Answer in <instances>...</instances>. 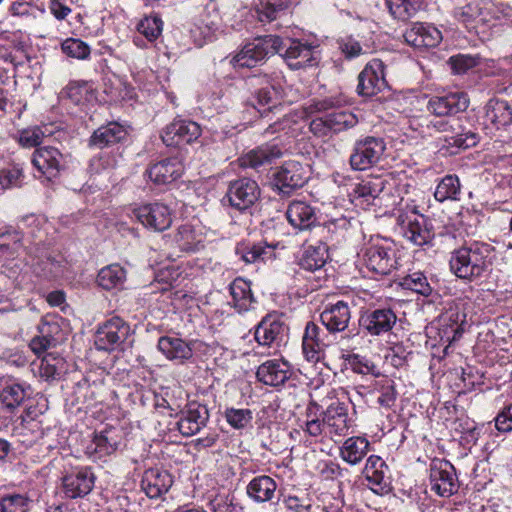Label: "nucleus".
I'll list each match as a JSON object with an SVG mask.
<instances>
[{
    "label": "nucleus",
    "mask_w": 512,
    "mask_h": 512,
    "mask_svg": "<svg viewBox=\"0 0 512 512\" xmlns=\"http://www.w3.org/2000/svg\"><path fill=\"white\" fill-rule=\"evenodd\" d=\"M48 134L46 127L30 126L19 130L15 136V140L22 148L37 149L40 148L39 146L43 143L44 138L47 137Z\"/></svg>",
    "instance_id": "nucleus-48"
},
{
    "label": "nucleus",
    "mask_w": 512,
    "mask_h": 512,
    "mask_svg": "<svg viewBox=\"0 0 512 512\" xmlns=\"http://www.w3.org/2000/svg\"><path fill=\"white\" fill-rule=\"evenodd\" d=\"M163 21L157 14L145 16L137 24V31L149 42L155 41L162 33Z\"/></svg>",
    "instance_id": "nucleus-52"
},
{
    "label": "nucleus",
    "mask_w": 512,
    "mask_h": 512,
    "mask_svg": "<svg viewBox=\"0 0 512 512\" xmlns=\"http://www.w3.org/2000/svg\"><path fill=\"white\" fill-rule=\"evenodd\" d=\"M64 365L61 357L48 354L42 358L39 366V376L45 381H52L57 379Z\"/></svg>",
    "instance_id": "nucleus-53"
},
{
    "label": "nucleus",
    "mask_w": 512,
    "mask_h": 512,
    "mask_svg": "<svg viewBox=\"0 0 512 512\" xmlns=\"http://www.w3.org/2000/svg\"><path fill=\"white\" fill-rule=\"evenodd\" d=\"M28 264L39 277H57L63 272L62 257H54L47 248L38 245L29 248Z\"/></svg>",
    "instance_id": "nucleus-14"
},
{
    "label": "nucleus",
    "mask_w": 512,
    "mask_h": 512,
    "mask_svg": "<svg viewBox=\"0 0 512 512\" xmlns=\"http://www.w3.org/2000/svg\"><path fill=\"white\" fill-rule=\"evenodd\" d=\"M486 11L490 17V22L497 20L504 24H512V7L504 4H494L486 0Z\"/></svg>",
    "instance_id": "nucleus-63"
},
{
    "label": "nucleus",
    "mask_w": 512,
    "mask_h": 512,
    "mask_svg": "<svg viewBox=\"0 0 512 512\" xmlns=\"http://www.w3.org/2000/svg\"><path fill=\"white\" fill-rule=\"evenodd\" d=\"M328 345L327 332L316 323L307 322L302 338V348L306 359L310 362H317Z\"/></svg>",
    "instance_id": "nucleus-29"
},
{
    "label": "nucleus",
    "mask_w": 512,
    "mask_h": 512,
    "mask_svg": "<svg viewBox=\"0 0 512 512\" xmlns=\"http://www.w3.org/2000/svg\"><path fill=\"white\" fill-rule=\"evenodd\" d=\"M44 0H11L8 13L24 21H34L45 13Z\"/></svg>",
    "instance_id": "nucleus-42"
},
{
    "label": "nucleus",
    "mask_w": 512,
    "mask_h": 512,
    "mask_svg": "<svg viewBox=\"0 0 512 512\" xmlns=\"http://www.w3.org/2000/svg\"><path fill=\"white\" fill-rule=\"evenodd\" d=\"M386 150V143L381 137L366 136L353 145L349 158L350 166L355 171H364L375 166Z\"/></svg>",
    "instance_id": "nucleus-4"
},
{
    "label": "nucleus",
    "mask_w": 512,
    "mask_h": 512,
    "mask_svg": "<svg viewBox=\"0 0 512 512\" xmlns=\"http://www.w3.org/2000/svg\"><path fill=\"white\" fill-rule=\"evenodd\" d=\"M218 27L219 15L215 10L203 11L195 22V31H199L204 39L210 38L213 33L218 30Z\"/></svg>",
    "instance_id": "nucleus-56"
},
{
    "label": "nucleus",
    "mask_w": 512,
    "mask_h": 512,
    "mask_svg": "<svg viewBox=\"0 0 512 512\" xmlns=\"http://www.w3.org/2000/svg\"><path fill=\"white\" fill-rule=\"evenodd\" d=\"M400 285L404 289L411 290L425 297L430 296L433 292V287L430 285L427 277L420 271L404 276L400 281Z\"/></svg>",
    "instance_id": "nucleus-50"
},
{
    "label": "nucleus",
    "mask_w": 512,
    "mask_h": 512,
    "mask_svg": "<svg viewBox=\"0 0 512 512\" xmlns=\"http://www.w3.org/2000/svg\"><path fill=\"white\" fill-rule=\"evenodd\" d=\"M386 85L384 65L381 60L373 59L358 76L357 92L361 96L372 97L385 89Z\"/></svg>",
    "instance_id": "nucleus-20"
},
{
    "label": "nucleus",
    "mask_w": 512,
    "mask_h": 512,
    "mask_svg": "<svg viewBox=\"0 0 512 512\" xmlns=\"http://www.w3.org/2000/svg\"><path fill=\"white\" fill-rule=\"evenodd\" d=\"M370 451V442L364 436H351L339 448L340 458L351 466L358 465Z\"/></svg>",
    "instance_id": "nucleus-37"
},
{
    "label": "nucleus",
    "mask_w": 512,
    "mask_h": 512,
    "mask_svg": "<svg viewBox=\"0 0 512 512\" xmlns=\"http://www.w3.org/2000/svg\"><path fill=\"white\" fill-rule=\"evenodd\" d=\"M33 167L38 172V178L54 181L65 168L63 154L53 146H43L35 149L31 159Z\"/></svg>",
    "instance_id": "nucleus-9"
},
{
    "label": "nucleus",
    "mask_w": 512,
    "mask_h": 512,
    "mask_svg": "<svg viewBox=\"0 0 512 512\" xmlns=\"http://www.w3.org/2000/svg\"><path fill=\"white\" fill-rule=\"evenodd\" d=\"M293 374L290 363L284 359H270L262 363L256 372L257 379L265 385L280 387Z\"/></svg>",
    "instance_id": "nucleus-26"
},
{
    "label": "nucleus",
    "mask_w": 512,
    "mask_h": 512,
    "mask_svg": "<svg viewBox=\"0 0 512 512\" xmlns=\"http://www.w3.org/2000/svg\"><path fill=\"white\" fill-rule=\"evenodd\" d=\"M226 197L231 207L245 211L251 208L260 197L258 183L250 178H239L231 181Z\"/></svg>",
    "instance_id": "nucleus-11"
},
{
    "label": "nucleus",
    "mask_w": 512,
    "mask_h": 512,
    "mask_svg": "<svg viewBox=\"0 0 512 512\" xmlns=\"http://www.w3.org/2000/svg\"><path fill=\"white\" fill-rule=\"evenodd\" d=\"M494 247L482 241L466 242L451 252V272L460 279L474 281L481 278L492 264Z\"/></svg>",
    "instance_id": "nucleus-1"
},
{
    "label": "nucleus",
    "mask_w": 512,
    "mask_h": 512,
    "mask_svg": "<svg viewBox=\"0 0 512 512\" xmlns=\"http://www.w3.org/2000/svg\"><path fill=\"white\" fill-rule=\"evenodd\" d=\"M468 106L467 95L455 92L431 97L427 103V110L436 117H450L466 110Z\"/></svg>",
    "instance_id": "nucleus-25"
},
{
    "label": "nucleus",
    "mask_w": 512,
    "mask_h": 512,
    "mask_svg": "<svg viewBox=\"0 0 512 512\" xmlns=\"http://www.w3.org/2000/svg\"><path fill=\"white\" fill-rule=\"evenodd\" d=\"M328 257V246L319 241L303 247L298 264L302 269L314 272L324 267Z\"/></svg>",
    "instance_id": "nucleus-38"
},
{
    "label": "nucleus",
    "mask_w": 512,
    "mask_h": 512,
    "mask_svg": "<svg viewBox=\"0 0 512 512\" xmlns=\"http://www.w3.org/2000/svg\"><path fill=\"white\" fill-rule=\"evenodd\" d=\"M172 484L171 474L160 468L145 470L141 479V489L151 499H157L166 494Z\"/></svg>",
    "instance_id": "nucleus-31"
},
{
    "label": "nucleus",
    "mask_w": 512,
    "mask_h": 512,
    "mask_svg": "<svg viewBox=\"0 0 512 512\" xmlns=\"http://www.w3.org/2000/svg\"><path fill=\"white\" fill-rule=\"evenodd\" d=\"M288 7V0H259L257 14L261 22H271L281 16Z\"/></svg>",
    "instance_id": "nucleus-49"
},
{
    "label": "nucleus",
    "mask_w": 512,
    "mask_h": 512,
    "mask_svg": "<svg viewBox=\"0 0 512 512\" xmlns=\"http://www.w3.org/2000/svg\"><path fill=\"white\" fill-rule=\"evenodd\" d=\"M461 195L462 185L460 179L455 174H448L441 178L434 191V197L440 203L460 201Z\"/></svg>",
    "instance_id": "nucleus-46"
},
{
    "label": "nucleus",
    "mask_w": 512,
    "mask_h": 512,
    "mask_svg": "<svg viewBox=\"0 0 512 512\" xmlns=\"http://www.w3.org/2000/svg\"><path fill=\"white\" fill-rule=\"evenodd\" d=\"M183 165L177 158H166L148 166L145 176L155 185H166L181 177Z\"/></svg>",
    "instance_id": "nucleus-30"
},
{
    "label": "nucleus",
    "mask_w": 512,
    "mask_h": 512,
    "mask_svg": "<svg viewBox=\"0 0 512 512\" xmlns=\"http://www.w3.org/2000/svg\"><path fill=\"white\" fill-rule=\"evenodd\" d=\"M127 272L119 264L103 267L97 276V283L105 290L122 289L126 281Z\"/></svg>",
    "instance_id": "nucleus-47"
},
{
    "label": "nucleus",
    "mask_w": 512,
    "mask_h": 512,
    "mask_svg": "<svg viewBox=\"0 0 512 512\" xmlns=\"http://www.w3.org/2000/svg\"><path fill=\"white\" fill-rule=\"evenodd\" d=\"M208 420L209 411L206 405L197 401H190L181 410L177 427L183 436L190 437L205 427Z\"/></svg>",
    "instance_id": "nucleus-19"
},
{
    "label": "nucleus",
    "mask_w": 512,
    "mask_h": 512,
    "mask_svg": "<svg viewBox=\"0 0 512 512\" xmlns=\"http://www.w3.org/2000/svg\"><path fill=\"white\" fill-rule=\"evenodd\" d=\"M287 330L288 328L281 315L277 313H270L263 317L258 323L255 328L254 337L260 346H279L283 341Z\"/></svg>",
    "instance_id": "nucleus-18"
},
{
    "label": "nucleus",
    "mask_w": 512,
    "mask_h": 512,
    "mask_svg": "<svg viewBox=\"0 0 512 512\" xmlns=\"http://www.w3.org/2000/svg\"><path fill=\"white\" fill-rule=\"evenodd\" d=\"M127 136V130L117 122H111L94 131L90 137V145L103 149L123 141Z\"/></svg>",
    "instance_id": "nucleus-39"
},
{
    "label": "nucleus",
    "mask_w": 512,
    "mask_h": 512,
    "mask_svg": "<svg viewBox=\"0 0 512 512\" xmlns=\"http://www.w3.org/2000/svg\"><path fill=\"white\" fill-rule=\"evenodd\" d=\"M382 190L383 182L380 180L363 181L354 189V196L356 199H361L362 202L374 204V201L380 196Z\"/></svg>",
    "instance_id": "nucleus-54"
},
{
    "label": "nucleus",
    "mask_w": 512,
    "mask_h": 512,
    "mask_svg": "<svg viewBox=\"0 0 512 512\" xmlns=\"http://www.w3.org/2000/svg\"><path fill=\"white\" fill-rule=\"evenodd\" d=\"M281 47V38L274 35L257 37L246 43L235 54L230 63L234 68H251L264 62L270 55L276 53Z\"/></svg>",
    "instance_id": "nucleus-3"
},
{
    "label": "nucleus",
    "mask_w": 512,
    "mask_h": 512,
    "mask_svg": "<svg viewBox=\"0 0 512 512\" xmlns=\"http://www.w3.org/2000/svg\"><path fill=\"white\" fill-rule=\"evenodd\" d=\"M282 156V150L276 144H266L253 149L239 158L240 166L258 169L269 165Z\"/></svg>",
    "instance_id": "nucleus-35"
},
{
    "label": "nucleus",
    "mask_w": 512,
    "mask_h": 512,
    "mask_svg": "<svg viewBox=\"0 0 512 512\" xmlns=\"http://www.w3.org/2000/svg\"><path fill=\"white\" fill-rule=\"evenodd\" d=\"M23 179V170L19 166H12L0 171V185L3 189L19 187Z\"/></svg>",
    "instance_id": "nucleus-64"
},
{
    "label": "nucleus",
    "mask_w": 512,
    "mask_h": 512,
    "mask_svg": "<svg viewBox=\"0 0 512 512\" xmlns=\"http://www.w3.org/2000/svg\"><path fill=\"white\" fill-rule=\"evenodd\" d=\"M61 50L67 57L77 60H86L89 58L90 46L77 38H67L61 43Z\"/></svg>",
    "instance_id": "nucleus-55"
},
{
    "label": "nucleus",
    "mask_w": 512,
    "mask_h": 512,
    "mask_svg": "<svg viewBox=\"0 0 512 512\" xmlns=\"http://www.w3.org/2000/svg\"><path fill=\"white\" fill-rule=\"evenodd\" d=\"M328 430V438L337 442L335 437H343L349 433L352 420L348 416V406L345 403L334 401L323 412Z\"/></svg>",
    "instance_id": "nucleus-22"
},
{
    "label": "nucleus",
    "mask_w": 512,
    "mask_h": 512,
    "mask_svg": "<svg viewBox=\"0 0 512 512\" xmlns=\"http://www.w3.org/2000/svg\"><path fill=\"white\" fill-rule=\"evenodd\" d=\"M277 489V483L267 475L254 477L247 485V495L257 503L272 500Z\"/></svg>",
    "instance_id": "nucleus-44"
},
{
    "label": "nucleus",
    "mask_w": 512,
    "mask_h": 512,
    "mask_svg": "<svg viewBox=\"0 0 512 512\" xmlns=\"http://www.w3.org/2000/svg\"><path fill=\"white\" fill-rule=\"evenodd\" d=\"M29 498L24 494L13 493L0 497V512H27Z\"/></svg>",
    "instance_id": "nucleus-57"
},
{
    "label": "nucleus",
    "mask_w": 512,
    "mask_h": 512,
    "mask_svg": "<svg viewBox=\"0 0 512 512\" xmlns=\"http://www.w3.org/2000/svg\"><path fill=\"white\" fill-rule=\"evenodd\" d=\"M276 53L281 54L288 66L293 70L312 66L316 60L315 47L289 38L281 39V47Z\"/></svg>",
    "instance_id": "nucleus-12"
},
{
    "label": "nucleus",
    "mask_w": 512,
    "mask_h": 512,
    "mask_svg": "<svg viewBox=\"0 0 512 512\" xmlns=\"http://www.w3.org/2000/svg\"><path fill=\"white\" fill-rule=\"evenodd\" d=\"M286 218L289 224L299 231L312 229L318 221L316 209L300 200H294L288 205Z\"/></svg>",
    "instance_id": "nucleus-33"
},
{
    "label": "nucleus",
    "mask_w": 512,
    "mask_h": 512,
    "mask_svg": "<svg viewBox=\"0 0 512 512\" xmlns=\"http://www.w3.org/2000/svg\"><path fill=\"white\" fill-rule=\"evenodd\" d=\"M229 292L231 296L230 304L237 312H247L252 308L255 301L249 282L240 277L236 278L229 285Z\"/></svg>",
    "instance_id": "nucleus-41"
},
{
    "label": "nucleus",
    "mask_w": 512,
    "mask_h": 512,
    "mask_svg": "<svg viewBox=\"0 0 512 512\" xmlns=\"http://www.w3.org/2000/svg\"><path fill=\"white\" fill-rule=\"evenodd\" d=\"M380 396L377 399L379 405L385 408H391L396 401L397 392L394 381L391 379H383L377 383Z\"/></svg>",
    "instance_id": "nucleus-62"
},
{
    "label": "nucleus",
    "mask_w": 512,
    "mask_h": 512,
    "mask_svg": "<svg viewBox=\"0 0 512 512\" xmlns=\"http://www.w3.org/2000/svg\"><path fill=\"white\" fill-rule=\"evenodd\" d=\"M480 63V57L469 55V54H457L451 56L448 60V64L451 70L455 74H465L471 69L478 66Z\"/></svg>",
    "instance_id": "nucleus-59"
},
{
    "label": "nucleus",
    "mask_w": 512,
    "mask_h": 512,
    "mask_svg": "<svg viewBox=\"0 0 512 512\" xmlns=\"http://www.w3.org/2000/svg\"><path fill=\"white\" fill-rule=\"evenodd\" d=\"M6 238L11 239L12 244L6 241L0 242V257L10 258L18 252L21 236L16 230L7 229L5 232L0 233V240Z\"/></svg>",
    "instance_id": "nucleus-61"
},
{
    "label": "nucleus",
    "mask_w": 512,
    "mask_h": 512,
    "mask_svg": "<svg viewBox=\"0 0 512 512\" xmlns=\"http://www.w3.org/2000/svg\"><path fill=\"white\" fill-rule=\"evenodd\" d=\"M132 335L130 325L118 316L105 321L95 335V346L98 350L113 351L122 346Z\"/></svg>",
    "instance_id": "nucleus-6"
},
{
    "label": "nucleus",
    "mask_w": 512,
    "mask_h": 512,
    "mask_svg": "<svg viewBox=\"0 0 512 512\" xmlns=\"http://www.w3.org/2000/svg\"><path fill=\"white\" fill-rule=\"evenodd\" d=\"M236 254L246 264H253L271 259L274 254V249L264 242H242L236 246Z\"/></svg>",
    "instance_id": "nucleus-45"
},
{
    "label": "nucleus",
    "mask_w": 512,
    "mask_h": 512,
    "mask_svg": "<svg viewBox=\"0 0 512 512\" xmlns=\"http://www.w3.org/2000/svg\"><path fill=\"white\" fill-rule=\"evenodd\" d=\"M249 81L252 86H259L253 94L252 105L261 116L279 109L280 92L271 76H253Z\"/></svg>",
    "instance_id": "nucleus-10"
},
{
    "label": "nucleus",
    "mask_w": 512,
    "mask_h": 512,
    "mask_svg": "<svg viewBox=\"0 0 512 512\" xmlns=\"http://www.w3.org/2000/svg\"><path fill=\"white\" fill-rule=\"evenodd\" d=\"M398 224L403 236L417 246L426 245L434 238L428 219L414 208L405 214H400Z\"/></svg>",
    "instance_id": "nucleus-8"
},
{
    "label": "nucleus",
    "mask_w": 512,
    "mask_h": 512,
    "mask_svg": "<svg viewBox=\"0 0 512 512\" xmlns=\"http://www.w3.org/2000/svg\"><path fill=\"white\" fill-rule=\"evenodd\" d=\"M405 42L415 48H434L442 39V32L432 24L414 23L403 35Z\"/></svg>",
    "instance_id": "nucleus-28"
},
{
    "label": "nucleus",
    "mask_w": 512,
    "mask_h": 512,
    "mask_svg": "<svg viewBox=\"0 0 512 512\" xmlns=\"http://www.w3.org/2000/svg\"><path fill=\"white\" fill-rule=\"evenodd\" d=\"M431 490L442 497H449L458 489L454 467L445 460H434L430 466Z\"/></svg>",
    "instance_id": "nucleus-16"
},
{
    "label": "nucleus",
    "mask_w": 512,
    "mask_h": 512,
    "mask_svg": "<svg viewBox=\"0 0 512 512\" xmlns=\"http://www.w3.org/2000/svg\"><path fill=\"white\" fill-rule=\"evenodd\" d=\"M95 479L94 473L88 467L74 470L63 477V492L71 499L82 498L92 491Z\"/></svg>",
    "instance_id": "nucleus-24"
},
{
    "label": "nucleus",
    "mask_w": 512,
    "mask_h": 512,
    "mask_svg": "<svg viewBox=\"0 0 512 512\" xmlns=\"http://www.w3.org/2000/svg\"><path fill=\"white\" fill-rule=\"evenodd\" d=\"M453 16L466 27H474L475 23H490V17L486 11V0H470L465 6L455 8Z\"/></svg>",
    "instance_id": "nucleus-36"
},
{
    "label": "nucleus",
    "mask_w": 512,
    "mask_h": 512,
    "mask_svg": "<svg viewBox=\"0 0 512 512\" xmlns=\"http://www.w3.org/2000/svg\"><path fill=\"white\" fill-rule=\"evenodd\" d=\"M512 123V108L507 101L493 98L485 105L483 125L492 132Z\"/></svg>",
    "instance_id": "nucleus-32"
},
{
    "label": "nucleus",
    "mask_w": 512,
    "mask_h": 512,
    "mask_svg": "<svg viewBox=\"0 0 512 512\" xmlns=\"http://www.w3.org/2000/svg\"><path fill=\"white\" fill-rule=\"evenodd\" d=\"M397 322L396 313L388 307L369 309L359 318L360 327L371 336L390 332Z\"/></svg>",
    "instance_id": "nucleus-15"
},
{
    "label": "nucleus",
    "mask_w": 512,
    "mask_h": 512,
    "mask_svg": "<svg viewBox=\"0 0 512 512\" xmlns=\"http://www.w3.org/2000/svg\"><path fill=\"white\" fill-rule=\"evenodd\" d=\"M88 449L97 458H102L116 451L117 443L109 437L108 433H100L95 435Z\"/></svg>",
    "instance_id": "nucleus-58"
},
{
    "label": "nucleus",
    "mask_w": 512,
    "mask_h": 512,
    "mask_svg": "<svg viewBox=\"0 0 512 512\" xmlns=\"http://www.w3.org/2000/svg\"><path fill=\"white\" fill-rule=\"evenodd\" d=\"M171 244H174L181 251L194 252L203 247V236L198 233L192 225L183 224L178 227L173 237L169 236Z\"/></svg>",
    "instance_id": "nucleus-43"
},
{
    "label": "nucleus",
    "mask_w": 512,
    "mask_h": 512,
    "mask_svg": "<svg viewBox=\"0 0 512 512\" xmlns=\"http://www.w3.org/2000/svg\"><path fill=\"white\" fill-rule=\"evenodd\" d=\"M200 135L201 128L196 122L175 119L163 129L161 139L167 147H176L191 143L198 139Z\"/></svg>",
    "instance_id": "nucleus-17"
},
{
    "label": "nucleus",
    "mask_w": 512,
    "mask_h": 512,
    "mask_svg": "<svg viewBox=\"0 0 512 512\" xmlns=\"http://www.w3.org/2000/svg\"><path fill=\"white\" fill-rule=\"evenodd\" d=\"M29 385L15 379H7L0 388L1 407L13 413L28 398Z\"/></svg>",
    "instance_id": "nucleus-34"
},
{
    "label": "nucleus",
    "mask_w": 512,
    "mask_h": 512,
    "mask_svg": "<svg viewBox=\"0 0 512 512\" xmlns=\"http://www.w3.org/2000/svg\"><path fill=\"white\" fill-rule=\"evenodd\" d=\"M360 257L368 270L379 275H389L399 266L394 243L384 238L372 239Z\"/></svg>",
    "instance_id": "nucleus-2"
},
{
    "label": "nucleus",
    "mask_w": 512,
    "mask_h": 512,
    "mask_svg": "<svg viewBox=\"0 0 512 512\" xmlns=\"http://www.w3.org/2000/svg\"><path fill=\"white\" fill-rule=\"evenodd\" d=\"M157 348L169 360L183 361L191 358L193 354L187 342L174 336L160 337Z\"/></svg>",
    "instance_id": "nucleus-40"
},
{
    "label": "nucleus",
    "mask_w": 512,
    "mask_h": 512,
    "mask_svg": "<svg viewBox=\"0 0 512 512\" xmlns=\"http://www.w3.org/2000/svg\"><path fill=\"white\" fill-rule=\"evenodd\" d=\"M357 123L358 118L354 113L346 109H338L314 118L310 122V131L317 137H325L353 128Z\"/></svg>",
    "instance_id": "nucleus-7"
},
{
    "label": "nucleus",
    "mask_w": 512,
    "mask_h": 512,
    "mask_svg": "<svg viewBox=\"0 0 512 512\" xmlns=\"http://www.w3.org/2000/svg\"><path fill=\"white\" fill-rule=\"evenodd\" d=\"M422 0H386L394 18L406 21L419 10Z\"/></svg>",
    "instance_id": "nucleus-51"
},
{
    "label": "nucleus",
    "mask_w": 512,
    "mask_h": 512,
    "mask_svg": "<svg viewBox=\"0 0 512 512\" xmlns=\"http://www.w3.org/2000/svg\"><path fill=\"white\" fill-rule=\"evenodd\" d=\"M370 489L376 494L383 495L390 490V470L386 462L377 455H370L362 471Z\"/></svg>",
    "instance_id": "nucleus-21"
},
{
    "label": "nucleus",
    "mask_w": 512,
    "mask_h": 512,
    "mask_svg": "<svg viewBox=\"0 0 512 512\" xmlns=\"http://www.w3.org/2000/svg\"><path fill=\"white\" fill-rule=\"evenodd\" d=\"M132 213L143 226L154 231H164L172 224L171 210L163 203L144 204L134 208Z\"/></svg>",
    "instance_id": "nucleus-13"
},
{
    "label": "nucleus",
    "mask_w": 512,
    "mask_h": 512,
    "mask_svg": "<svg viewBox=\"0 0 512 512\" xmlns=\"http://www.w3.org/2000/svg\"><path fill=\"white\" fill-rule=\"evenodd\" d=\"M225 419L235 429H243L253 419V414L250 409H236V408H227L225 410Z\"/></svg>",
    "instance_id": "nucleus-60"
},
{
    "label": "nucleus",
    "mask_w": 512,
    "mask_h": 512,
    "mask_svg": "<svg viewBox=\"0 0 512 512\" xmlns=\"http://www.w3.org/2000/svg\"><path fill=\"white\" fill-rule=\"evenodd\" d=\"M320 320L328 332H344L348 328L351 320L349 304L342 300L336 303H328L320 314Z\"/></svg>",
    "instance_id": "nucleus-27"
},
{
    "label": "nucleus",
    "mask_w": 512,
    "mask_h": 512,
    "mask_svg": "<svg viewBox=\"0 0 512 512\" xmlns=\"http://www.w3.org/2000/svg\"><path fill=\"white\" fill-rule=\"evenodd\" d=\"M307 181L306 171L297 161H286L273 174L272 189L281 198L290 197Z\"/></svg>",
    "instance_id": "nucleus-5"
},
{
    "label": "nucleus",
    "mask_w": 512,
    "mask_h": 512,
    "mask_svg": "<svg viewBox=\"0 0 512 512\" xmlns=\"http://www.w3.org/2000/svg\"><path fill=\"white\" fill-rule=\"evenodd\" d=\"M38 335L29 343L30 349L37 355H41L59 342L62 329L58 320L53 316H45L38 327Z\"/></svg>",
    "instance_id": "nucleus-23"
}]
</instances>
